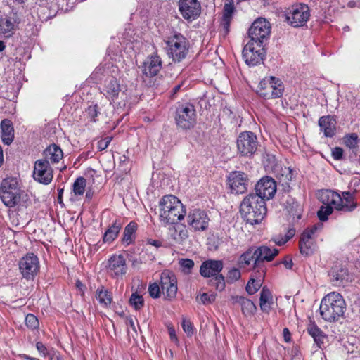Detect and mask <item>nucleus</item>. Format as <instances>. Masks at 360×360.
I'll return each mask as SVG.
<instances>
[{
	"mask_svg": "<svg viewBox=\"0 0 360 360\" xmlns=\"http://www.w3.org/2000/svg\"><path fill=\"white\" fill-rule=\"evenodd\" d=\"M279 264H283L287 269H291L293 266L292 260L289 256L285 257Z\"/></svg>",
	"mask_w": 360,
	"mask_h": 360,
	"instance_id": "e2e57ef3",
	"label": "nucleus"
},
{
	"mask_svg": "<svg viewBox=\"0 0 360 360\" xmlns=\"http://www.w3.org/2000/svg\"><path fill=\"white\" fill-rule=\"evenodd\" d=\"M255 259H256V255H255V250L252 249H248L246 252L241 255L239 258V264L242 265L248 266L250 264L251 262H254L253 268L257 269L258 267H255Z\"/></svg>",
	"mask_w": 360,
	"mask_h": 360,
	"instance_id": "79ce46f5",
	"label": "nucleus"
},
{
	"mask_svg": "<svg viewBox=\"0 0 360 360\" xmlns=\"http://www.w3.org/2000/svg\"><path fill=\"white\" fill-rule=\"evenodd\" d=\"M174 225L169 228L171 237L176 243H183L188 237V231L186 226L181 224H174Z\"/></svg>",
	"mask_w": 360,
	"mask_h": 360,
	"instance_id": "c85d7f7f",
	"label": "nucleus"
},
{
	"mask_svg": "<svg viewBox=\"0 0 360 360\" xmlns=\"http://www.w3.org/2000/svg\"><path fill=\"white\" fill-rule=\"evenodd\" d=\"M255 191L253 195L260 196L259 198L266 202L274 197L277 191L276 182L273 178L265 176L255 184Z\"/></svg>",
	"mask_w": 360,
	"mask_h": 360,
	"instance_id": "2eb2a0df",
	"label": "nucleus"
},
{
	"mask_svg": "<svg viewBox=\"0 0 360 360\" xmlns=\"http://www.w3.org/2000/svg\"><path fill=\"white\" fill-rule=\"evenodd\" d=\"M356 190L352 191H344L342 195L330 190H326L328 203H332L338 211L349 212L353 211L357 207L355 201V193Z\"/></svg>",
	"mask_w": 360,
	"mask_h": 360,
	"instance_id": "39448f33",
	"label": "nucleus"
},
{
	"mask_svg": "<svg viewBox=\"0 0 360 360\" xmlns=\"http://www.w3.org/2000/svg\"><path fill=\"white\" fill-rule=\"evenodd\" d=\"M96 298L99 304L104 307H109L112 301V293L103 286L97 288Z\"/></svg>",
	"mask_w": 360,
	"mask_h": 360,
	"instance_id": "c9c22d12",
	"label": "nucleus"
},
{
	"mask_svg": "<svg viewBox=\"0 0 360 360\" xmlns=\"http://www.w3.org/2000/svg\"><path fill=\"white\" fill-rule=\"evenodd\" d=\"M319 126L326 137H333L336 131V120L332 115L322 116L319 120Z\"/></svg>",
	"mask_w": 360,
	"mask_h": 360,
	"instance_id": "bb28decb",
	"label": "nucleus"
},
{
	"mask_svg": "<svg viewBox=\"0 0 360 360\" xmlns=\"http://www.w3.org/2000/svg\"><path fill=\"white\" fill-rule=\"evenodd\" d=\"M50 360H63L59 352L53 351L50 354Z\"/></svg>",
	"mask_w": 360,
	"mask_h": 360,
	"instance_id": "774afa93",
	"label": "nucleus"
},
{
	"mask_svg": "<svg viewBox=\"0 0 360 360\" xmlns=\"http://www.w3.org/2000/svg\"><path fill=\"white\" fill-rule=\"evenodd\" d=\"M101 92L105 98L117 108L124 107L127 101V96L122 91L120 82L113 77L107 79Z\"/></svg>",
	"mask_w": 360,
	"mask_h": 360,
	"instance_id": "6e6552de",
	"label": "nucleus"
},
{
	"mask_svg": "<svg viewBox=\"0 0 360 360\" xmlns=\"http://www.w3.org/2000/svg\"><path fill=\"white\" fill-rule=\"evenodd\" d=\"M317 230V226L316 225L313 226L310 229H305L301 235V237H304L307 235L309 239H314L313 236Z\"/></svg>",
	"mask_w": 360,
	"mask_h": 360,
	"instance_id": "052dcab7",
	"label": "nucleus"
},
{
	"mask_svg": "<svg viewBox=\"0 0 360 360\" xmlns=\"http://www.w3.org/2000/svg\"><path fill=\"white\" fill-rule=\"evenodd\" d=\"M251 193L240 203V212L245 221L252 225L259 224L267 212L266 202Z\"/></svg>",
	"mask_w": 360,
	"mask_h": 360,
	"instance_id": "f03ea898",
	"label": "nucleus"
},
{
	"mask_svg": "<svg viewBox=\"0 0 360 360\" xmlns=\"http://www.w3.org/2000/svg\"><path fill=\"white\" fill-rule=\"evenodd\" d=\"M278 254V250L275 248L271 249L265 245L257 248L255 250V267H260L264 261H272Z\"/></svg>",
	"mask_w": 360,
	"mask_h": 360,
	"instance_id": "a878e982",
	"label": "nucleus"
},
{
	"mask_svg": "<svg viewBox=\"0 0 360 360\" xmlns=\"http://www.w3.org/2000/svg\"><path fill=\"white\" fill-rule=\"evenodd\" d=\"M257 94L264 99L281 98L284 91V85L281 79L274 76L266 77L259 83Z\"/></svg>",
	"mask_w": 360,
	"mask_h": 360,
	"instance_id": "0eeeda50",
	"label": "nucleus"
},
{
	"mask_svg": "<svg viewBox=\"0 0 360 360\" xmlns=\"http://www.w3.org/2000/svg\"><path fill=\"white\" fill-rule=\"evenodd\" d=\"M276 177L283 186L284 183L288 184L293 178V171L290 167H283L282 165H276L274 167Z\"/></svg>",
	"mask_w": 360,
	"mask_h": 360,
	"instance_id": "72a5a7b5",
	"label": "nucleus"
},
{
	"mask_svg": "<svg viewBox=\"0 0 360 360\" xmlns=\"http://www.w3.org/2000/svg\"><path fill=\"white\" fill-rule=\"evenodd\" d=\"M178 6L183 18L189 22L197 19L201 13V5L198 0H179Z\"/></svg>",
	"mask_w": 360,
	"mask_h": 360,
	"instance_id": "f3484780",
	"label": "nucleus"
},
{
	"mask_svg": "<svg viewBox=\"0 0 360 360\" xmlns=\"http://www.w3.org/2000/svg\"><path fill=\"white\" fill-rule=\"evenodd\" d=\"M216 288L220 291L223 290L225 288L224 276L222 274L217 276L214 278Z\"/></svg>",
	"mask_w": 360,
	"mask_h": 360,
	"instance_id": "4d7b16f0",
	"label": "nucleus"
},
{
	"mask_svg": "<svg viewBox=\"0 0 360 360\" xmlns=\"http://www.w3.org/2000/svg\"><path fill=\"white\" fill-rule=\"evenodd\" d=\"M136 230L137 224L134 221L129 222L124 228L122 241L126 246L129 245L134 241Z\"/></svg>",
	"mask_w": 360,
	"mask_h": 360,
	"instance_id": "58836bf2",
	"label": "nucleus"
},
{
	"mask_svg": "<svg viewBox=\"0 0 360 360\" xmlns=\"http://www.w3.org/2000/svg\"><path fill=\"white\" fill-rule=\"evenodd\" d=\"M87 117L91 122H96V117L99 113V108L97 104L89 106L86 110Z\"/></svg>",
	"mask_w": 360,
	"mask_h": 360,
	"instance_id": "8fccbe9b",
	"label": "nucleus"
},
{
	"mask_svg": "<svg viewBox=\"0 0 360 360\" xmlns=\"http://www.w3.org/2000/svg\"><path fill=\"white\" fill-rule=\"evenodd\" d=\"M122 226V224L120 221L115 220L105 232L103 236V242L112 243L117 237Z\"/></svg>",
	"mask_w": 360,
	"mask_h": 360,
	"instance_id": "e433bc0d",
	"label": "nucleus"
},
{
	"mask_svg": "<svg viewBox=\"0 0 360 360\" xmlns=\"http://www.w3.org/2000/svg\"><path fill=\"white\" fill-rule=\"evenodd\" d=\"M224 264L221 260L208 259L203 262L200 268V274L204 278L216 277L221 274Z\"/></svg>",
	"mask_w": 360,
	"mask_h": 360,
	"instance_id": "b1692460",
	"label": "nucleus"
},
{
	"mask_svg": "<svg viewBox=\"0 0 360 360\" xmlns=\"http://www.w3.org/2000/svg\"><path fill=\"white\" fill-rule=\"evenodd\" d=\"M332 156L333 159L336 160H340L342 159L343 156V150L340 147H335L332 150Z\"/></svg>",
	"mask_w": 360,
	"mask_h": 360,
	"instance_id": "bf43d9fd",
	"label": "nucleus"
},
{
	"mask_svg": "<svg viewBox=\"0 0 360 360\" xmlns=\"http://www.w3.org/2000/svg\"><path fill=\"white\" fill-rule=\"evenodd\" d=\"M231 192L234 194H243L248 191L250 184L248 175L242 171H233L227 176Z\"/></svg>",
	"mask_w": 360,
	"mask_h": 360,
	"instance_id": "4468645a",
	"label": "nucleus"
},
{
	"mask_svg": "<svg viewBox=\"0 0 360 360\" xmlns=\"http://www.w3.org/2000/svg\"><path fill=\"white\" fill-rule=\"evenodd\" d=\"M243 58L249 66H255L263 62L266 51L264 45L248 41L243 49Z\"/></svg>",
	"mask_w": 360,
	"mask_h": 360,
	"instance_id": "9b49d317",
	"label": "nucleus"
},
{
	"mask_svg": "<svg viewBox=\"0 0 360 360\" xmlns=\"http://www.w3.org/2000/svg\"><path fill=\"white\" fill-rule=\"evenodd\" d=\"M299 248L300 252L302 255H311L315 249V243L314 239H309L307 235H306L304 237L300 236Z\"/></svg>",
	"mask_w": 360,
	"mask_h": 360,
	"instance_id": "4c0bfd02",
	"label": "nucleus"
},
{
	"mask_svg": "<svg viewBox=\"0 0 360 360\" xmlns=\"http://www.w3.org/2000/svg\"><path fill=\"white\" fill-rule=\"evenodd\" d=\"M231 300L233 304H238L241 307V311L245 316H252L257 310V307L254 302L250 299L243 296H233L231 297Z\"/></svg>",
	"mask_w": 360,
	"mask_h": 360,
	"instance_id": "cd10ccee",
	"label": "nucleus"
},
{
	"mask_svg": "<svg viewBox=\"0 0 360 360\" xmlns=\"http://www.w3.org/2000/svg\"><path fill=\"white\" fill-rule=\"evenodd\" d=\"M283 333L284 340L286 342H290L291 341V333H290V330H288V328H285L283 329Z\"/></svg>",
	"mask_w": 360,
	"mask_h": 360,
	"instance_id": "0e129e2a",
	"label": "nucleus"
},
{
	"mask_svg": "<svg viewBox=\"0 0 360 360\" xmlns=\"http://www.w3.org/2000/svg\"><path fill=\"white\" fill-rule=\"evenodd\" d=\"M295 234V229L292 228L289 229L286 233L285 234L284 237H281L280 239L277 238L274 240V242L278 245H284L285 243H287L290 239H291Z\"/></svg>",
	"mask_w": 360,
	"mask_h": 360,
	"instance_id": "3c124183",
	"label": "nucleus"
},
{
	"mask_svg": "<svg viewBox=\"0 0 360 360\" xmlns=\"http://www.w3.org/2000/svg\"><path fill=\"white\" fill-rule=\"evenodd\" d=\"M262 285L260 280L250 278L248 282L245 290L249 295H253L258 291Z\"/></svg>",
	"mask_w": 360,
	"mask_h": 360,
	"instance_id": "de8ad7c7",
	"label": "nucleus"
},
{
	"mask_svg": "<svg viewBox=\"0 0 360 360\" xmlns=\"http://www.w3.org/2000/svg\"><path fill=\"white\" fill-rule=\"evenodd\" d=\"M271 32L270 23L264 18H259L255 20L248 30L249 41L264 44Z\"/></svg>",
	"mask_w": 360,
	"mask_h": 360,
	"instance_id": "f8f14e48",
	"label": "nucleus"
},
{
	"mask_svg": "<svg viewBox=\"0 0 360 360\" xmlns=\"http://www.w3.org/2000/svg\"><path fill=\"white\" fill-rule=\"evenodd\" d=\"M165 43L167 54L174 63H179L186 58L189 51V41L182 34L174 32Z\"/></svg>",
	"mask_w": 360,
	"mask_h": 360,
	"instance_id": "20e7f679",
	"label": "nucleus"
},
{
	"mask_svg": "<svg viewBox=\"0 0 360 360\" xmlns=\"http://www.w3.org/2000/svg\"><path fill=\"white\" fill-rule=\"evenodd\" d=\"M216 295L214 294L202 293L200 295V300L203 304L212 303L215 300Z\"/></svg>",
	"mask_w": 360,
	"mask_h": 360,
	"instance_id": "13d9d810",
	"label": "nucleus"
},
{
	"mask_svg": "<svg viewBox=\"0 0 360 360\" xmlns=\"http://www.w3.org/2000/svg\"><path fill=\"white\" fill-rule=\"evenodd\" d=\"M330 275L333 277L332 281L334 282L335 285L343 284L345 281L349 280L348 271L345 268L340 269H333L330 271Z\"/></svg>",
	"mask_w": 360,
	"mask_h": 360,
	"instance_id": "a19ab883",
	"label": "nucleus"
},
{
	"mask_svg": "<svg viewBox=\"0 0 360 360\" xmlns=\"http://www.w3.org/2000/svg\"><path fill=\"white\" fill-rule=\"evenodd\" d=\"M19 269L22 277L27 280H33L39 271V260L34 253H27L18 262Z\"/></svg>",
	"mask_w": 360,
	"mask_h": 360,
	"instance_id": "ddd939ff",
	"label": "nucleus"
},
{
	"mask_svg": "<svg viewBox=\"0 0 360 360\" xmlns=\"http://www.w3.org/2000/svg\"><path fill=\"white\" fill-rule=\"evenodd\" d=\"M210 218L207 212L200 209H194L187 216V223L195 231H202L207 229Z\"/></svg>",
	"mask_w": 360,
	"mask_h": 360,
	"instance_id": "6ab92c4d",
	"label": "nucleus"
},
{
	"mask_svg": "<svg viewBox=\"0 0 360 360\" xmlns=\"http://www.w3.org/2000/svg\"><path fill=\"white\" fill-rule=\"evenodd\" d=\"M307 330L308 333L314 338V342L319 348L324 344L326 335L318 327L314 321H310L307 326Z\"/></svg>",
	"mask_w": 360,
	"mask_h": 360,
	"instance_id": "473e14b6",
	"label": "nucleus"
},
{
	"mask_svg": "<svg viewBox=\"0 0 360 360\" xmlns=\"http://www.w3.org/2000/svg\"><path fill=\"white\" fill-rule=\"evenodd\" d=\"M130 304L135 310H140L144 306V300L138 292H133L129 298Z\"/></svg>",
	"mask_w": 360,
	"mask_h": 360,
	"instance_id": "37998d69",
	"label": "nucleus"
},
{
	"mask_svg": "<svg viewBox=\"0 0 360 360\" xmlns=\"http://www.w3.org/2000/svg\"><path fill=\"white\" fill-rule=\"evenodd\" d=\"M180 200L173 195H167L162 198L160 201V212H168L174 207L176 203Z\"/></svg>",
	"mask_w": 360,
	"mask_h": 360,
	"instance_id": "ea45409f",
	"label": "nucleus"
},
{
	"mask_svg": "<svg viewBox=\"0 0 360 360\" xmlns=\"http://www.w3.org/2000/svg\"><path fill=\"white\" fill-rule=\"evenodd\" d=\"M160 286L163 293L169 300L176 297L177 293V279L175 274L169 271L165 270L160 275Z\"/></svg>",
	"mask_w": 360,
	"mask_h": 360,
	"instance_id": "a211bd4d",
	"label": "nucleus"
},
{
	"mask_svg": "<svg viewBox=\"0 0 360 360\" xmlns=\"http://www.w3.org/2000/svg\"><path fill=\"white\" fill-rule=\"evenodd\" d=\"M181 326L184 331L188 337H191L193 335L194 327L190 320L183 318Z\"/></svg>",
	"mask_w": 360,
	"mask_h": 360,
	"instance_id": "603ef678",
	"label": "nucleus"
},
{
	"mask_svg": "<svg viewBox=\"0 0 360 360\" xmlns=\"http://www.w3.org/2000/svg\"><path fill=\"white\" fill-rule=\"evenodd\" d=\"M1 129L2 141L6 145H10L14 139V129L12 122L8 119H4L0 124Z\"/></svg>",
	"mask_w": 360,
	"mask_h": 360,
	"instance_id": "2f4dec72",
	"label": "nucleus"
},
{
	"mask_svg": "<svg viewBox=\"0 0 360 360\" xmlns=\"http://www.w3.org/2000/svg\"><path fill=\"white\" fill-rule=\"evenodd\" d=\"M359 139V136L356 134L352 133L348 135H346L344 137V143L345 146L350 149H355L358 146Z\"/></svg>",
	"mask_w": 360,
	"mask_h": 360,
	"instance_id": "a18cd8bd",
	"label": "nucleus"
},
{
	"mask_svg": "<svg viewBox=\"0 0 360 360\" xmlns=\"http://www.w3.org/2000/svg\"><path fill=\"white\" fill-rule=\"evenodd\" d=\"M319 311L326 321L336 322L344 316L346 302L340 293L331 292L323 297Z\"/></svg>",
	"mask_w": 360,
	"mask_h": 360,
	"instance_id": "7ed1b4c3",
	"label": "nucleus"
},
{
	"mask_svg": "<svg viewBox=\"0 0 360 360\" xmlns=\"http://www.w3.org/2000/svg\"><path fill=\"white\" fill-rule=\"evenodd\" d=\"M112 139V136H106V137L102 139L101 140L98 141L97 143L98 149L100 151H103V150H105L108 147Z\"/></svg>",
	"mask_w": 360,
	"mask_h": 360,
	"instance_id": "5fc2aeb1",
	"label": "nucleus"
},
{
	"mask_svg": "<svg viewBox=\"0 0 360 360\" xmlns=\"http://www.w3.org/2000/svg\"><path fill=\"white\" fill-rule=\"evenodd\" d=\"M241 276L240 271L238 269L233 268L231 269L228 273V280L231 281V282L236 281L238 280Z\"/></svg>",
	"mask_w": 360,
	"mask_h": 360,
	"instance_id": "6e6d98bb",
	"label": "nucleus"
},
{
	"mask_svg": "<svg viewBox=\"0 0 360 360\" xmlns=\"http://www.w3.org/2000/svg\"><path fill=\"white\" fill-rule=\"evenodd\" d=\"M86 185V179L82 177H78L76 179L73 184V191L77 195H82L85 191V187Z\"/></svg>",
	"mask_w": 360,
	"mask_h": 360,
	"instance_id": "c03bdc74",
	"label": "nucleus"
},
{
	"mask_svg": "<svg viewBox=\"0 0 360 360\" xmlns=\"http://www.w3.org/2000/svg\"><path fill=\"white\" fill-rule=\"evenodd\" d=\"M349 8H360V0H351L347 3Z\"/></svg>",
	"mask_w": 360,
	"mask_h": 360,
	"instance_id": "338daca9",
	"label": "nucleus"
},
{
	"mask_svg": "<svg viewBox=\"0 0 360 360\" xmlns=\"http://www.w3.org/2000/svg\"><path fill=\"white\" fill-rule=\"evenodd\" d=\"M326 190L321 191L320 194V200L323 204L321 205L317 212V216L320 221H325L328 220V216L331 214L335 209L332 203H328L326 200L327 199Z\"/></svg>",
	"mask_w": 360,
	"mask_h": 360,
	"instance_id": "7c9ffc66",
	"label": "nucleus"
},
{
	"mask_svg": "<svg viewBox=\"0 0 360 360\" xmlns=\"http://www.w3.org/2000/svg\"><path fill=\"white\" fill-rule=\"evenodd\" d=\"M25 321L27 327L31 330H35L39 328V320L37 316L32 314H28L25 316Z\"/></svg>",
	"mask_w": 360,
	"mask_h": 360,
	"instance_id": "09e8293b",
	"label": "nucleus"
},
{
	"mask_svg": "<svg viewBox=\"0 0 360 360\" xmlns=\"http://www.w3.org/2000/svg\"><path fill=\"white\" fill-rule=\"evenodd\" d=\"M33 178L44 185L49 184L53 178V172L46 160H37L34 162Z\"/></svg>",
	"mask_w": 360,
	"mask_h": 360,
	"instance_id": "dca6fc26",
	"label": "nucleus"
},
{
	"mask_svg": "<svg viewBox=\"0 0 360 360\" xmlns=\"http://www.w3.org/2000/svg\"><path fill=\"white\" fill-rule=\"evenodd\" d=\"M236 144L238 153L240 156L251 157L257 150V137L252 131L241 132L237 138Z\"/></svg>",
	"mask_w": 360,
	"mask_h": 360,
	"instance_id": "9d476101",
	"label": "nucleus"
},
{
	"mask_svg": "<svg viewBox=\"0 0 360 360\" xmlns=\"http://www.w3.org/2000/svg\"><path fill=\"white\" fill-rule=\"evenodd\" d=\"M0 198L8 207H27L29 205L28 195L20 189L17 179L13 177L2 181L0 186Z\"/></svg>",
	"mask_w": 360,
	"mask_h": 360,
	"instance_id": "f257e3e1",
	"label": "nucleus"
},
{
	"mask_svg": "<svg viewBox=\"0 0 360 360\" xmlns=\"http://www.w3.org/2000/svg\"><path fill=\"white\" fill-rule=\"evenodd\" d=\"M169 335L170 336L171 340L177 342L178 339L176 335L175 329L173 327H170L168 329Z\"/></svg>",
	"mask_w": 360,
	"mask_h": 360,
	"instance_id": "69168bd1",
	"label": "nucleus"
},
{
	"mask_svg": "<svg viewBox=\"0 0 360 360\" xmlns=\"http://www.w3.org/2000/svg\"><path fill=\"white\" fill-rule=\"evenodd\" d=\"M21 19L13 10L5 17L0 18V38L8 39L15 33V24H20Z\"/></svg>",
	"mask_w": 360,
	"mask_h": 360,
	"instance_id": "412c9836",
	"label": "nucleus"
},
{
	"mask_svg": "<svg viewBox=\"0 0 360 360\" xmlns=\"http://www.w3.org/2000/svg\"><path fill=\"white\" fill-rule=\"evenodd\" d=\"M148 292L152 297L158 298L160 297L161 294V286L160 287V285L156 283L150 284L148 287Z\"/></svg>",
	"mask_w": 360,
	"mask_h": 360,
	"instance_id": "864d4df0",
	"label": "nucleus"
},
{
	"mask_svg": "<svg viewBox=\"0 0 360 360\" xmlns=\"http://www.w3.org/2000/svg\"><path fill=\"white\" fill-rule=\"evenodd\" d=\"M273 304V297L271 291L266 287H263L259 297V306L261 310L264 312L269 313Z\"/></svg>",
	"mask_w": 360,
	"mask_h": 360,
	"instance_id": "f704fd0d",
	"label": "nucleus"
},
{
	"mask_svg": "<svg viewBox=\"0 0 360 360\" xmlns=\"http://www.w3.org/2000/svg\"><path fill=\"white\" fill-rule=\"evenodd\" d=\"M181 271L185 274L191 273L194 267V262L191 259H180L179 261Z\"/></svg>",
	"mask_w": 360,
	"mask_h": 360,
	"instance_id": "49530a36",
	"label": "nucleus"
},
{
	"mask_svg": "<svg viewBox=\"0 0 360 360\" xmlns=\"http://www.w3.org/2000/svg\"><path fill=\"white\" fill-rule=\"evenodd\" d=\"M309 18V7L304 4L292 5L285 12L287 22L295 28L304 27Z\"/></svg>",
	"mask_w": 360,
	"mask_h": 360,
	"instance_id": "1a4fd4ad",
	"label": "nucleus"
},
{
	"mask_svg": "<svg viewBox=\"0 0 360 360\" xmlns=\"http://www.w3.org/2000/svg\"><path fill=\"white\" fill-rule=\"evenodd\" d=\"M174 120L176 126L183 130L193 129L197 122L195 106L190 103H177Z\"/></svg>",
	"mask_w": 360,
	"mask_h": 360,
	"instance_id": "423d86ee",
	"label": "nucleus"
},
{
	"mask_svg": "<svg viewBox=\"0 0 360 360\" xmlns=\"http://www.w3.org/2000/svg\"><path fill=\"white\" fill-rule=\"evenodd\" d=\"M185 214L186 210L184 206L181 201H179L175 204L174 207L171 209L169 212H160V221L165 224H175L177 221L183 219Z\"/></svg>",
	"mask_w": 360,
	"mask_h": 360,
	"instance_id": "5701e85b",
	"label": "nucleus"
},
{
	"mask_svg": "<svg viewBox=\"0 0 360 360\" xmlns=\"http://www.w3.org/2000/svg\"><path fill=\"white\" fill-rule=\"evenodd\" d=\"M126 259L122 255H113L108 261L107 272L113 278H122L127 274Z\"/></svg>",
	"mask_w": 360,
	"mask_h": 360,
	"instance_id": "aec40b11",
	"label": "nucleus"
},
{
	"mask_svg": "<svg viewBox=\"0 0 360 360\" xmlns=\"http://www.w3.org/2000/svg\"><path fill=\"white\" fill-rule=\"evenodd\" d=\"M161 58L155 53L146 58L141 68L143 78H152L156 76L162 69Z\"/></svg>",
	"mask_w": 360,
	"mask_h": 360,
	"instance_id": "4be33fe9",
	"label": "nucleus"
},
{
	"mask_svg": "<svg viewBox=\"0 0 360 360\" xmlns=\"http://www.w3.org/2000/svg\"><path fill=\"white\" fill-rule=\"evenodd\" d=\"M36 348H37V351L39 353L42 354L44 356H46L49 354L46 347L45 346L44 344H43L41 342H37Z\"/></svg>",
	"mask_w": 360,
	"mask_h": 360,
	"instance_id": "680f3d73",
	"label": "nucleus"
},
{
	"mask_svg": "<svg viewBox=\"0 0 360 360\" xmlns=\"http://www.w3.org/2000/svg\"><path fill=\"white\" fill-rule=\"evenodd\" d=\"M44 158L42 160H46L52 163H58L63 157V153L61 148L56 145L51 144L43 152Z\"/></svg>",
	"mask_w": 360,
	"mask_h": 360,
	"instance_id": "c756f323",
	"label": "nucleus"
},
{
	"mask_svg": "<svg viewBox=\"0 0 360 360\" xmlns=\"http://www.w3.org/2000/svg\"><path fill=\"white\" fill-rule=\"evenodd\" d=\"M235 11L233 0H226L223 8V15L220 23V33L226 37L230 32V25Z\"/></svg>",
	"mask_w": 360,
	"mask_h": 360,
	"instance_id": "393cba45",
	"label": "nucleus"
}]
</instances>
